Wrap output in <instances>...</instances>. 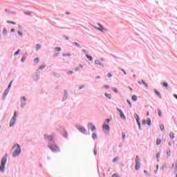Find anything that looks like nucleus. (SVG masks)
Segmentation results:
<instances>
[{
  "label": "nucleus",
  "instance_id": "1",
  "mask_svg": "<svg viewBox=\"0 0 177 177\" xmlns=\"http://www.w3.org/2000/svg\"><path fill=\"white\" fill-rule=\"evenodd\" d=\"M12 156H13V157H17V156H19V154L21 153L20 145H19L18 144L15 145L12 147Z\"/></svg>",
  "mask_w": 177,
  "mask_h": 177
},
{
  "label": "nucleus",
  "instance_id": "2",
  "mask_svg": "<svg viewBox=\"0 0 177 177\" xmlns=\"http://www.w3.org/2000/svg\"><path fill=\"white\" fill-rule=\"evenodd\" d=\"M7 158H8V154L6 153L5 156L3 157L1 162V166H0V171L3 172L5 169V165L7 162Z\"/></svg>",
  "mask_w": 177,
  "mask_h": 177
},
{
  "label": "nucleus",
  "instance_id": "3",
  "mask_svg": "<svg viewBox=\"0 0 177 177\" xmlns=\"http://www.w3.org/2000/svg\"><path fill=\"white\" fill-rule=\"evenodd\" d=\"M135 162H136L135 169L136 171H138V169H140V158L138 156H136Z\"/></svg>",
  "mask_w": 177,
  "mask_h": 177
},
{
  "label": "nucleus",
  "instance_id": "4",
  "mask_svg": "<svg viewBox=\"0 0 177 177\" xmlns=\"http://www.w3.org/2000/svg\"><path fill=\"white\" fill-rule=\"evenodd\" d=\"M48 147L52 150L53 153H57V151H59V148L57 145H48Z\"/></svg>",
  "mask_w": 177,
  "mask_h": 177
},
{
  "label": "nucleus",
  "instance_id": "5",
  "mask_svg": "<svg viewBox=\"0 0 177 177\" xmlns=\"http://www.w3.org/2000/svg\"><path fill=\"white\" fill-rule=\"evenodd\" d=\"M97 25H98L99 28L95 27V29H97V30H98L99 31L102 32H104V31H105V32L107 31V30L105 29L104 28H103V26H102L100 24H97Z\"/></svg>",
  "mask_w": 177,
  "mask_h": 177
},
{
  "label": "nucleus",
  "instance_id": "6",
  "mask_svg": "<svg viewBox=\"0 0 177 177\" xmlns=\"http://www.w3.org/2000/svg\"><path fill=\"white\" fill-rule=\"evenodd\" d=\"M116 110L120 113V118H122L123 120H126V116H125L124 113H123V111L121 109H119L118 108H116Z\"/></svg>",
  "mask_w": 177,
  "mask_h": 177
},
{
  "label": "nucleus",
  "instance_id": "7",
  "mask_svg": "<svg viewBox=\"0 0 177 177\" xmlns=\"http://www.w3.org/2000/svg\"><path fill=\"white\" fill-rule=\"evenodd\" d=\"M76 127H77V129H79V131L82 132V133H86L87 131L84 127L76 126Z\"/></svg>",
  "mask_w": 177,
  "mask_h": 177
},
{
  "label": "nucleus",
  "instance_id": "8",
  "mask_svg": "<svg viewBox=\"0 0 177 177\" xmlns=\"http://www.w3.org/2000/svg\"><path fill=\"white\" fill-rule=\"evenodd\" d=\"M21 99V106L22 108H24L26 106V97L24 96Z\"/></svg>",
  "mask_w": 177,
  "mask_h": 177
},
{
  "label": "nucleus",
  "instance_id": "9",
  "mask_svg": "<svg viewBox=\"0 0 177 177\" xmlns=\"http://www.w3.org/2000/svg\"><path fill=\"white\" fill-rule=\"evenodd\" d=\"M142 124H148V125H151V120L149 118H147V120H143L142 122Z\"/></svg>",
  "mask_w": 177,
  "mask_h": 177
},
{
  "label": "nucleus",
  "instance_id": "10",
  "mask_svg": "<svg viewBox=\"0 0 177 177\" xmlns=\"http://www.w3.org/2000/svg\"><path fill=\"white\" fill-rule=\"evenodd\" d=\"M87 127H88V128H90V129H91V131H94L96 130L95 127L92 123H88Z\"/></svg>",
  "mask_w": 177,
  "mask_h": 177
},
{
  "label": "nucleus",
  "instance_id": "11",
  "mask_svg": "<svg viewBox=\"0 0 177 177\" xmlns=\"http://www.w3.org/2000/svg\"><path fill=\"white\" fill-rule=\"evenodd\" d=\"M44 138H45L46 139H48L50 142H52V141L53 140L54 136H48L47 134H45V135H44Z\"/></svg>",
  "mask_w": 177,
  "mask_h": 177
},
{
  "label": "nucleus",
  "instance_id": "12",
  "mask_svg": "<svg viewBox=\"0 0 177 177\" xmlns=\"http://www.w3.org/2000/svg\"><path fill=\"white\" fill-rule=\"evenodd\" d=\"M102 129L107 131H109L110 127L109 125H106V124H104L102 125Z\"/></svg>",
  "mask_w": 177,
  "mask_h": 177
},
{
  "label": "nucleus",
  "instance_id": "13",
  "mask_svg": "<svg viewBox=\"0 0 177 177\" xmlns=\"http://www.w3.org/2000/svg\"><path fill=\"white\" fill-rule=\"evenodd\" d=\"M16 118H12V119H11V120H10V127H12L14 124H15V122H16Z\"/></svg>",
  "mask_w": 177,
  "mask_h": 177
},
{
  "label": "nucleus",
  "instance_id": "14",
  "mask_svg": "<svg viewBox=\"0 0 177 177\" xmlns=\"http://www.w3.org/2000/svg\"><path fill=\"white\" fill-rule=\"evenodd\" d=\"M161 143H162V140L160 138H158L156 140V145L159 146V145H161Z\"/></svg>",
  "mask_w": 177,
  "mask_h": 177
},
{
  "label": "nucleus",
  "instance_id": "15",
  "mask_svg": "<svg viewBox=\"0 0 177 177\" xmlns=\"http://www.w3.org/2000/svg\"><path fill=\"white\" fill-rule=\"evenodd\" d=\"M135 118H136V120L138 124L140 125V123L139 122L140 118L137 114L135 115Z\"/></svg>",
  "mask_w": 177,
  "mask_h": 177
},
{
  "label": "nucleus",
  "instance_id": "16",
  "mask_svg": "<svg viewBox=\"0 0 177 177\" xmlns=\"http://www.w3.org/2000/svg\"><path fill=\"white\" fill-rule=\"evenodd\" d=\"M8 93H9V89H6L4 94H3V99L6 98V97L8 94Z\"/></svg>",
  "mask_w": 177,
  "mask_h": 177
},
{
  "label": "nucleus",
  "instance_id": "17",
  "mask_svg": "<svg viewBox=\"0 0 177 177\" xmlns=\"http://www.w3.org/2000/svg\"><path fill=\"white\" fill-rule=\"evenodd\" d=\"M154 92L158 97H161V94L160 92H158L157 90H154Z\"/></svg>",
  "mask_w": 177,
  "mask_h": 177
},
{
  "label": "nucleus",
  "instance_id": "18",
  "mask_svg": "<svg viewBox=\"0 0 177 177\" xmlns=\"http://www.w3.org/2000/svg\"><path fill=\"white\" fill-rule=\"evenodd\" d=\"M131 100H133V101H136L137 100H138V97L136 96V95H132V97H131Z\"/></svg>",
  "mask_w": 177,
  "mask_h": 177
},
{
  "label": "nucleus",
  "instance_id": "19",
  "mask_svg": "<svg viewBox=\"0 0 177 177\" xmlns=\"http://www.w3.org/2000/svg\"><path fill=\"white\" fill-rule=\"evenodd\" d=\"M86 57L88 59L89 61H93V57L88 55H86Z\"/></svg>",
  "mask_w": 177,
  "mask_h": 177
},
{
  "label": "nucleus",
  "instance_id": "20",
  "mask_svg": "<svg viewBox=\"0 0 177 177\" xmlns=\"http://www.w3.org/2000/svg\"><path fill=\"white\" fill-rule=\"evenodd\" d=\"M158 115L160 118L162 117V112L160 109H157Z\"/></svg>",
  "mask_w": 177,
  "mask_h": 177
},
{
  "label": "nucleus",
  "instance_id": "21",
  "mask_svg": "<svg viewBox=\"0 0 177 177\" xmlns=\"http://www.w3.org/2000/svg\"><path fill=\"white\" fill-rule=\"evenodd\" d=\"M169 137L171 139H174L175 138L174 133H169Z\"/></svg>",
  "mask_w": 177,
  "mask_h": 177
},
{
  "label": "nucleus",
  "instance_id": "22",
  "mask_svg": "<svg viewBox=\"0 0 177 177\" xmlns=\"http://www.w3.org/2000/svg\"><path fill=\"white\" fill-rule=\"evenodd\" d=\"M142 83L143 84V85L145 86V87H148V84L145 82V80H142Z\"/></svg>",
  "mask_w": 177,
  "mask_h": 177
},
{
  "label": "nucleus",
  "instance_id": "23",
  "mask_svg": "<svg viewBox=\"0 0 177 177\" xmlns=\"http://www.w3.org/2000/svg\"><path fill=\"white\" fill-rule=\"evenodd\" d=\"M94 62H95V64H97V65H100V66L102 65V64L100 63V60H95Z\"/></svg>",
  "mask_w": 177,
  "mask_h": 177
},
{
  "label": "nucleus",
  "instance_id": "24",
  "mask_svg": "<svg viewBox=\"0 0 177 177\" xmlns=\"http://www.w3.org/2000/svg\"><path fill=\"white\" fill-rule=\"evenodd\" d=\"M166 153H167V156H171V150L170 149H167L166 151Z\"/></svg>",
  "mask_w": 177,
  "mask_h": 177
},
{
  "label": "nucleus",
  "instance_id": "25",
  "mask_svg": "<svg viewBox=\"0 0 177 177\" xmlns=\"http://www.w3.org/2000/svg\"><path fill=\"white\" fill-rule=\"evenodd\" d=\"M160 130H161L162 131H163L165 130V127H164V125H163V124H160Z\"/></svg>",
  "mask_w": 177,
  "mask_h": 177
},
{
  "label": "nucleus",
  "instance_id": "26",
  "mask_svg": "<svg viewBox=\"0 0 177 177\" xmlns=\"http://www.w3.org/2000/svg\"><path fill=\"white\" fill-rule=\"evenodd\" d=\"M119 158L118 157H115L113 159V162H116L117 161H118Z\"/></svg>",
  "mask_w": 177,
  "mask_h": 177
},
{
  "label": "nucleus",
  "instance_id": "27",
  "mask_svg": "<svg viewBox=\"0 0 177 177\" xmlns=\"http://www.w3.org/2000/svg\"><path fill=\"white\" fill-rule=\"evenodd\" d=\"M54 50H55L56 51L60 52L62 50L60 47H57L55 48H54Z\"/></svg>",
  "mask_w": 177,
  "mask_h": 177
},
{
  "label": "nucleus",
  "instance_id": "28",
  "mask_svg": "<svg viewBox=\"0 0 177 177\" xmlns=\"http://www.w3.org/2000/svg\"><path fill=\"white\" fill-rule=\"evenodd\" d=\"M17 111H15L12 118L17 119Z\"/></svg>",
  "mask_w": 177,
  "mask_h": 177
},
{
  "label": "nucleus",
  "instance_id": "29",
  "mask_svg": "<svg viewBox=\"0 0 177 177\" xmlns=\"http://www.w3.org/2000/svg\"><path fill=\"white\" fill-rule=\"evenodd\" d=\"M105 96H106V97H108L109 99H111V94L105 93Z\"/></svg>",
  "mask_w": 177,
  "mask_h": 177
},
{
  "label": "nucleus",
  "instance_id": "30",
  "mask_svg": "<svg viewBox=\"0 0 177 177\" xmlns=\"http://www.w3.org/2000/svg\"><path fill=\"white\" fill-rule=\"evenodd\" d=\"M80 68H83V66H82V65H80L79 67H77V68H75V71H79V69H80Z\"/></svg>",
  "mask_w": 177,
  "mask_h": 177
},
{
  "label": "nucleus",
  "instance_id": "31",
  "mask_svg": "<svg viewBox=\"0 0 177 177\" xmlns=\"http://www.w3.org/2000/svg\"><path fill=\"white\" fill-rule=\"evenodd\" d=\"M160 153H156V159H157V161H159V157H160Z\"/></svg>",
  "mask_w": 177,
  "mask_h": 177
},
{
  "label": "nucleus",
  "instance_id": "32",
  "mask_svg": "<svg viewBox=\"0 0 177 177\" xmlns=\"http://www.w3.org/2000/svg\"><path fill=\"white\" fill-rule=\"evenodd\" d=\"M122 139H124L126 138V133L124 132L122 133Z\"/></svg>",
  "mask_w": 177,
  "mask_h": 177
},
{
  "label": "nucleus",
  "instance_id": "33",
  "mask_svg": "<svg viewBox=\"0 0 177 177\" xmlns=\"http://www.w3.org/2000/svg\"><path fill=\"white\" fill-rule=\"evenodd\" d=\"M7 23H8V24H13V25H15V24H16L15 22H13V21H7Z\"/></svg>",
  "mask_w": 177,
  "mask_h": 177
},
{
  "label": "nucleus",
  "instance_id": "34",
  "mask_svg": "<svg viewBox=\"0 0 177 177\" xmlns=\"http://www.w3.org/2000/svg\"><path fill=\"white\" fill-rule=\"evenodd\" d=\"M127 102L128 103V104L129 105L130 107H132L131 102L129 100H127Z\"/></svg>",
  "mask_w": 177,
  "mask_h": 177
},
{
  "label": "nucleus",
  "instance_id": "35",
  "mask_svg": "<svg viewBox=\"0 0 177 177\" xmlns=\"http://www.w3.org/2000/svg\"><path fill=\"white\" fill-rule=\"evenodd\" d=\"M36 48L37 50H39L41 48V46L39 44H37Z\"/></svg>",
  "mask_w": 177,
  "mask_h": 177
},
{
  "label": "nucleus",
  "instance_id": "36",
  "mask_svg": "<svg viewBox=\"0 0 177 177\" xmlns=\"http://www.w3.org/2000/svg\"><path fill=\"white\" fill-rule=\"evenodd\" d=\"M34 62H37V63H39V59L38 57H37V58H35V59H34Z\"/></svg>",
  "mask_w": 177,
  "mask_h": 177
},
{
  "label": "nucleus",
  "instance_id": "37",
  "mask_svg": "<svg viewBox=\"0 0 177 177\" xmlns=\"http://www.w3.org/2000/svg\"><path fill=\"white\" fill-rule=\"evenodd\" d=\"M162 86L164 87H167L168 86V84L167 82H164V83H162Z\"/></svg>",
  "mask_w": 177,
  "mask_h": 177
},
{
  "label": "nucleus",
  "instance_id": "38",
  "mask_svg": "<svg viewBox=\"0 0 177 177\" xmlns=\"http://www.w3.org/2000/svg\"><path fill=\"white\" fill-rule=\"evenodd\" d=\"M92 137L93 139H95L97 138V135L95 133H93Z\"/></svg>",
  "mask_w": 177,
  "mask_h": 177
},
{
  "label": "nucleus",
  "instance_id": "39",
  "mask_svg": "<svg viewBox=\"0 0 177 177\" xmlns=\"http://www.w3.org/2000/svg\"><path fill=\"white\" fill-rule=\"evenodd\" d=\"M113 91H114L115 93H118V91L117 90L116 88H112Z\"/></svg>",
  "mask_w": 177,
  "mask_h": 177
},
{
  "label": "nucleus",
  "instance_id": "40",
  "mask_svg": "<svg viewBox=\"0 0 177 177\" xmlns=\"http://www.w3.org/2000/svg\"><path fill=\"white\" fill-rule=\"evenodd\" d=\"M26 59V56H24L21 59V62H24Z\"/></svg>",
  "mask_w": 177,
  "mask_h": 177
},
{
  "label": "nucleus",
  "instance_id": "41",
  "mask_svg": "<svg viewBox=\"0 0 177 177\" xmlns=\"http://www.w3.org/2000/svg\"><path fill=\"white\" fill-rule=\"evenodd\" d=\"M24 14H25V15H29V16H30V17H32V15H31V13H30V12H24Z\"/></svg>",
  "mask_w": 177,
  "mask_h": 177
},
{
  "label": "nucleus",
  "instance_id": "42",
  "mask_svg": "<svg viewBox=\"0 0 177 177\" xmlns=\"http://www.w3.org/2000/svg\"><path fill=\"white\" fill-rule=\"evenodd\" d=\"M3 33L4 35L7 34V30H6V28L3 29Z\"/></svg>",
  "mask_w": 177,
  "mask_h": 177
},
{
  "label": "nucleus",
  "instance_id": "43",
  "mask_svg": "<svg viewBox=\"0 0 177 177\" xmlns=\"http://www.w3.org/2000/svg\"><path fill=\"white\" fill-rule=\"evenodd\" d=\"M73 44H75V45L77 46V47H80L81 46V44H78L77 42H75Z\"/></svg>",
  "mask_w": 177,
  "mask_h": 177
},
{
  "label": "nucleus",
  "instance_id": "44",
  "mask_svg": "<svg viewBox=\"0 0 177 177\" xmlns=\"http://www.w3.org/2000/svg\"><path fill=\"white\" fill-rule=\"evenodd\" d=\"M46 66L45 65H43V66H41L39 68V69H44L45 68Z\"/></svg>",
  "mask_w": 177,
  "mask_h": 177
},
{
  "label": "nucleus",
  "instance_id": "45",
  "mask_svg": "<svg viewBox=\"0 0 177 177\" xmlns=\"http://www.w3.org/2000/svg\"><path fill=\"white\" fill-rule=\"evenodd\" d=\"M67 73H68V75H72V74H73V72L71 71H68Z\"/></svg>",
  "mask_w": 177,
  "mask_h": 177
},
{
  "label": "nucleus",
  "instance_id": "46",
  "mask_svg": "<svg viewBox=\"0 0 177 177\" xmlns=\"http://www.w3.org/2000/svg\"><path fill=\"white\" fill-rule=\"evenodd\" d=\"M110 122V119L105 120V123L109 124Z\"/></svg>",
  "mask_w": 177,
  "mask_h": 177
},
{
  "label": "nucleus",
  "instance_id": "47",
  "mask_svg": "<svg viewBox=\"0 0 177 177\" xmlns=\"http://www.w3.org/2000/svg\"><path fill=\"white\" fill-rule=\"evenodd\" d=\"M71 55V54H64V55H62V56H64V57H66V56L70 57Z\"/></svg>",
  "mask_w": 177,
  "mask_h": 177
},
{
  "label": "nucleus",
  "instance_id": "48",
  "mask_svg": "<svg viewBox=\"0 0 177 177\" xmlns=\"http://www.w3.org/2000/svg\"><path fill=\"white\" fill-rule=\"evenodd\" d=\"M20 52V50H18L15 53V55H17Z\"/></svg>",
  "mask_w": 177,
  "mask_h": 177
},
{
  "label": "nucleus",
  "instance_id": "49",
  "mask_svg": "<svg viewBox=\"0 0 177 177\" xmlns=\"http://www.w3.org/2000/svg\"><path fill=\"white\" fill-rule=\"evenodd\" d=\"M107 77H112V74L111 73H108L107 74Z\"/></svg>",
  "mask_w": 177,
  "mask_h": 177
},
{
  "label": "nucleus",
  "instance_id": "50",
  "mask_svg": "<svg viewBox=\"0 0 177 177\" xmlns=\"http://www.w3.org/2000/svg\"><path fill=\"white\" fill-rule=\"evenodd\" d=\"M111 177H118V174H113V175H112V176H111Z\"/></svg>",
  "mask_w": 177,
  "mask_h": 177
},
{
  "label": "nucleus",
  "instance_id": "51",
  "mask_svg": "<svg viewBox=\"0 0 177 177\" xmlns=\"http://www.w3.org/2000/svg\"><path fill=\"white\" fill-rule=\"evenodd\" d=\"M17 33H18V35H20V36H22V35H23V33H22L21 32H20V31H19Z\"/></svg>",
  "mask_w": 177,
  "mask_h": 177
},
{
  "label": "nucleus",
  "instance_id": "52",
  "mask_svg": "<svg viewBox=\"0 0 177 177\" xmlns=\"http://www.w3.org/2000/svg\"><path fill=\"white\" fill-rule=\"evenodd\" d=\"M6 12L8 13H13V12H11L10 10H6Z\"/></svg>",
  "mask_w": 177,
  "mask_h": 177
},
{
  "label": "nucleus",
  "instance_id": "53",
  "mask_svg": "<svg viewBox=\"0 0 177 177\" xmlns=\"http://www.w3.org/2000/svg\"><path fill=\"white\" fill-rule=\"evenodd\" d=\"M12 82V81L10 83V84H9V86H8V90H9V88L11 87Z\"/></svg>",
  "mask_w": 177,
  "mask_h": 177
},
{
  "label": "nucleus",
  "instance_id": "54",
  "mask_svg": "<svg viewBox=\"0 0 177 177\" xmlns=\"http://www.w3.org/2000/svg\"><path fill=\"white\" fill-rule=\"evenodd\" d=\"M64 136L65 138H66V137L68 136V133H64Z\"/></svg>",
  "mask_w": 177,
  "mask_h": 177
},
{
  "label": "nucleus",
  "instance_id": "55",
  "mask_svg": "<svg viewBox=\"0 0 177 177\" xmlns=\"http://www.w3.org/2000/svg\"><path fill=\"white\" fill-rule=\"evenodd\" d=\"M97 155V151L96 149H94V156H96Z\"/></svg>",
  "mask_w": 177,
  "mask_h": 177
},
{
  "label": "nucleus",
  "instance_id": "56",
  "mask_svg": "<svg viewBox=\"0 0 177 177\" xmlns=\"http://www.w3.org/2000/svg\"><path fill=\"white\" fill-rule=\"evenodd\" d=\"M121 71L124 73V75L127 74L126 71L124 69H121Z\"/></svg>",
  "mask_w": 177,
  "mask_h": 177
},
{
  "label": "nucleus",
  "instance_id": "57",
  "mask_svg": "<svg viewBox=\"0 0 177 177\" xmlns=\"http://www.w3.org/2000/svg\"><path fill=\"white\" fill-rule=\"evenodd\" d=\"M176 171H177V160L176 161Z\"/></svg>",
  "mask_w": 177,
  "mask_h": 177
},
{
  "label": "nucleus",
  "instance_id": "58",
  "mask_svg": "<svg viewBox=\"0 0 177 177\" xmlns=\"http://www.w3.org/2000/svg\"><path fill=\"white\" fill-rule=\"evenodd\" d=\"M19 28L21 29V30H22V29H23V26H19Z\"/></svg>",
  "mask_w": 177,
  "mask_h": 177
},
{
  "label": "nucleus",
  "instance_id": "59",
  "mask_svg": "<svg viewBox=\"0 0 177 177\" xmlns=\"http://www.w3.org/2000/svg\"><path fill=\"white\" fill-rule=\"evenodd\" d=\"M174 97L177 100V95L176 94H174Z\"/></svg>",
  "mask_w": 177,
  "mask_h": 177
},
{
  "label": "nucleus",
  "instance_id": "60",
  "mask_svg": "<svg viewBox=\"0 0 177 177\" xmlns=\"http://www.w3.org/2000/svg\"><path fill=\"white\" fill-rule=\"evenodd\" d=\"M10 31H11L12 32H15V29H14V28H12V29L10 30Z\"/></svg>",
  "mask_w": 177,
  "mask_h": 177
},
{
  "label": "nucleus",
  "instance_id": "61",
  "mask_svg": "<svg viewBox=\"0 0 177 177\" xmlns=\"http://www.w3.org/2000/svg\"><path fill=\"white\" fill-rule=\"evenodd\" d=\"M64 37H65V39H66V40L69 39V38L68 37H66V36H64Z\"/></svg>",
  "mask_w": 177,
  "mask_h": 177
},
{
  "label": "nucleus",
  "instance_id": "62",
  "mask_svg": "<svg viewBox=\"0 0 177 177\" xmlns=\"http://www.w3.org/2000/svg\"><path fill=\"white\" fill-rule=\"evenodd\" d=\"M104 87L106 88H109V86H104Z\"/></svg>",
  "mask_w": 177,
  "mask_h": 177
},
{
  "label": "nucleus",
  "instance_id": "63",
  "mask_svg": "<svg viewBox=\"0 0 177 177\" xmlns=\"http://www.w3.org/2000/svg\"><path fill=\"white\" fill-rule=\"evenodd\" d=\"M65 14L69 15L71 13L69 12H66V13H65Z\"/></svg>",
  "mask_w": 177,
  "mask_h": 177
},
{
  "label": "nucleus",
  "instance_id": "64",
  "mask_svg": "<svg viewBox=\"0 0 177 177\" xmlns=\"http://www.w3.org/2000/svg\"><path fill=\"white\" fill-rule=\"evenodd\" d=\"M82 51H83L84 53H86L87 52L86 50H82Z\"/></svg>",
  "mask_w": 177,
  "mask_h": 177
}]
</instances>
